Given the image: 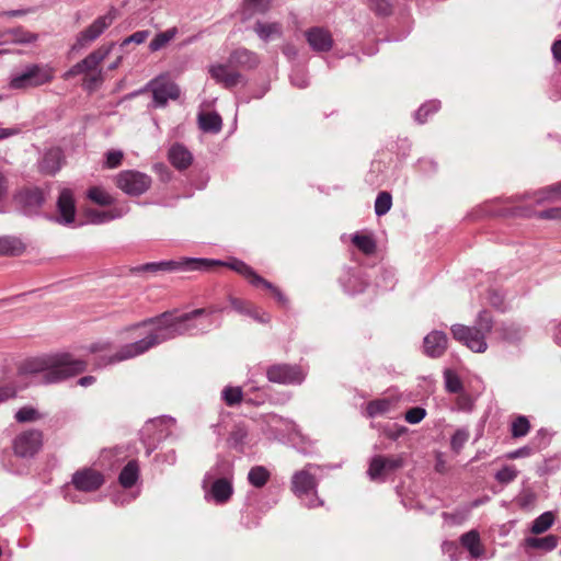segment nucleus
Instances as JSON below:
<instances>
[{
    "instance_id": "1",
    "label": "nucleus",
    "mask_w": 561,
    "mask_h": 561,
    "mask_svg": "<svg viewBox=\"0 0 561 561\" xmlns=\"http://www.w3.org/2000/svg\"><path fill=\"white\" fill-rule=\"evenodd\" d=\"M87 363L68 353L32 357L19 366L20 376H39L44 383L62 381L84 371Z\"/></svg>"
},
{
    "instance_id": "2",
    "label": "nucleus",
    "mask_w": 561,
    "mask_h": 561,
    "mask_svg": "<svg viewBox=\"0 0 561 561\" xmlns=\"http://www.w3.org/2000/svg\"><path fill=\"white\" fill-rule=\"evenodd\" d=\"M194 270H209L214 266H226L239 275H241L244 279H247L254 287H262L270 291V294L282 305L286 302V298L284 297L280 289L274 286L272 283L256 274V272L243 261L238 259H231L228 262L220 261H210V260H194L191 262Z\"/></svg>"
},
{
    "instance_id": "3",
    "label": "nucleus",
    "mask_w": 561,
    "mask_h": 561,
    "mask_svg": "<svg viewBox=\"0 0 561 561\" xmlns=\"http://www.w3.org/2000/svg\"><path fill=\"white\" fill-rule=\"evenodd\" d=\"M493 329V318L486 310L479 313L474 327L454 324L450 329L453 337L473 352H485L488 344L485 336Z\"/></svg>"
},
{
    "instance_id": "4",
    "label": "nucleus",
    "mask_w": 561,
    "mask_h": 561,
    "mask_svg": "<svg viewBox=\"0 0 561 561\" xmlns=\"http://www.w3.org/2000/svg\"><path fill=\"white\" fill-rule=\"evenodd\" d=\"M111 49L112 45L99 47L98 49L89 54L82 61L71 67L64 75V78L67 80L78 75H83V81L88 85V88L92 89L95 85L100 84L103 80L101 64L108 56Z\"/></svg>"
},
{
    "instance_id": "5",
    "label": "nucleus",
    "mask_w": 561,
    "mask_h": 561,
    "mask_svg": "<svg viewBox=\"0 0 561 561\" xmlns=\"http://www.w3.org/2000/svg\"><path fill=\"white\" fill-rule=\"evenodd\" d=\"M55 76L54 69L48 65H31L10 80V88L26 90L49 83Z\"/></svg>"
},
{
    "instance_id": "6",
    "label": "nucleus",
    "mask_w": 561,
    "mask_h": 561,
    "mask_svg": "<svg viewBox=\"0 0 561 561\" xmlns=\"http://www.w3.org/2000/svg\"><path fill=\"white\" fill-rule=\"evenodd\" d=\"M44 446V433L37 428H27L19 434L12 440V450L15 456L22 458L33 457L41 451Z\"/></svg>"
},
{
    "instance_id": "7",
    "label": "nucleus",
    "mask_w": 561,
    "mask_h": 561,
    "mask_svg": "<svg viewBox=\"0 0 561 561\" xmlns=\"http://www.w3.org/2000/svg\"><path fill=\"white\" fill-rule=\"evenodd\" d=\"M404 465L402 455H376L367 469V474L373 481H386V479L401 469Z\"/></svg>"
},
{
    "instance_id": "8",
    "label": "nucleus",
    "mask_w": 561,
    "mask_h": 561,
    "mask_svg": "<svg viewBox=\"0 0 561 561\" xmlns=\"http://www.w3.org/2000/svg\"><path fill=\"white\" fill-rule=\"evenodd\" d=\"M115 185L130 196L144 194L151 186V178L136 170H125L114 178Z\"/></svg>"
},
{
    "instance_id": "9",
    "label": "nucleus",
    "mask_w": 561,
    "mask_h": 561,
    "mask_svg": "<svg viewBox=\"0 0 561 561\" xmlns=\"http://www.w3.org/2000/svg\"><path fill=\"white\" fill-rule=\"evenodd\" d=\"M154 102L159 106H164L169 100H178L180 98L179 87L171 80L168 75H161L149 83Z\"/></svg>"
},
{
    "instance_id": "10",
    "label": "nucleus",
    "mask_w": 561,
    "mask_h": 561,
    "mask_svg": "<svg viewBox=\"0 0 561 561\" xmlns=\"http://www.w3.org/2000/svg\"><path fill=\"white\" fill-rule=\"evenodd\" d=\"M71 482L78 491L94 492L103 485L105 479L103 473L94 468H82L73 473Z\"/></svg>"
},
{
    "instance_id": "11",
    "label": "nucleus",
    "mask_w": 561,
    "mask_h": 561,
    "mask_svg": "<svg viewBox=\"0 0 561 561\" xmlns=\"http://www.w3.org/2000/svg\"><path fill=\"white\" fill-rule=\"evenodd\" d=\"M266 376L271 382L277 383H300L305 378L300 367L287 364L270 366L266 370Z\"/></svg>"
},
{
    "instance_id": "12",
    "label": "nucleus",
    "mask_w": 561,
    "mask_h": 561,
    "mask_svg": "<svg viewBox=\"0 0 561 561\" xmlns=\"http://www.w3.org/2000/svg\"><path fill=\"white\" fill-rule=\"evenodd\" d=\"M305 37L312 50L317 53L329 51L334 44L332 33L325 27H310L305 32Z\"/></svg>"
},
{
    "instance_id": "13",
    "label": "nucleus",
    "mask_w": 561,
    "mask_h": 561,
    "mask_svg": "<svg viewBox=\"0 0 561 561\" xmlns=\"http://www.w3.org/2000/svg\"><path fill=\"white\" fill-rule=\"evenodd\" d=\"M115 14L110 11L98 18L89 27L82 31L77 39V46L83 47L96 39L114 21Z\"/></svg>"
},
{
    "instance_id": "14",
    "label": "nucleus",
    "mask_w": 561,
    "mask_h": 561,
    "mask_svg": "<svg viewBox=\"0 0 561 561\" xmlns=\"http://www.w3.org/2000/svg\"><path fill=\"white\" fill-rule=\"evenodd\" d=\"M208 72L217 83L226 89L236 87L241 80V75L230 64L213 65L209 67Z\"/></svg>"
},
{
    "instance_id": "15",
    "label": "nucleus",
    "mask_w": 561,
    "mask_h": 561,
    "mask_svg": "<svg viewBox=\"0 0 561 561\" xmlns=\"http://www.w3.org/2000/svg\"><path fill=\"white\" fill-rule=\"evenodd\" d=\"M65 163V154L59 147H53L45 151L38 162V169L43 174H56Z\"/></svg>"
},
{
    "instance_id": "16",
    "label": "nucleus",
    "mask_w": 561,
    "mask_h": 561,
    "mask_svg": "<svg viewBox=\"0 0 561 561\" xmlns=\"http://www.w3.org/2000/svg\"><path fill=\"white\" fill-rule=\"evenodd\" d=\"M57 209L59 214L58 221L60 224L70 225L75 221L76 203L73 193L65 188L60 192L57 201Z\"/></svg>"
},
{
    "instance_id": "17",
    "label": "nucleus",
    "mask_w": 561,
    "mask_h": 561,
    "mask_svg": "<svg viewBox=\"0 0 561 561\" xmlns=\"http://www.w3.org/2000/svg\"><path fill=\"white\" fill-rule=\"evenodd\" d=\"M204 313H206V309H195L192 312L183 313L181 316H175L174 312H164L156 320H152V322L157 323L159 328H178L179 325L184 324Z\"/></svg>"
},
{
    "instance_id": "18",
    "label": "nucleus",
    "mask_w": 561,
    "mask_h": 561,
    "mask_svg": "<svg viewBox=\"0 0 561 561\" xmlns=\"http://www.w3.org/2000/svg\"><path fill=\"white\" fill-rule=\"evenodd\" d=\"M448 339L442 331H432L424 337V352L431 357H439L447 350Z\"/></svg>"
},
{
    "instance_id": "19",
    "label": "nucleus",
    "mask_w": 561,
    "mask_h": 561,
    "mask_svg": "<svg viewBox=\"0 0 561 561\" xmlns=\"http://www.w3.org/2000/svg\"><path fill=\"white\" fill-rule=\"evenodd\" d=\"M398 402L399 398L396 396L371 400L366 404V414L369 417L387 414L398 407Z\"/></svg>"
},
{
    "instance_id": "20",
    "label": "nucleus",
    "mask_w": 561,
    "mask_h": 561,
    "mask_svg": "<svg viewBox=\"0 0 561 561\" xmlns=\"http://www.w3.org/2000/svg\"><path fill=\"white\" fill-rule=\"evenodd\" d=\"M168 160L175 169L185 170L191 167L193 156L183 145L174 144L168 151Z\"/></svg>"
},
{
    "instance_id": "21",
    "label": "nucleus",
    "mask_w": 561,
    "mask_h": 561,
    "mask_svg": "<svg viewBox=\"0 0 561 561\" xmlns=\"http://www.w3.org/2000/svg\"><path fill=\"white\" fill-rule=\"evenodd\" d=\"M316 486V478L306 469L296 472L293 477L291 490L298 496L314 491Z\"/></svg>"
},
{
    "instance_id": "22",
    "label": "nucleus",
    "mask_w": 561,
    "mask_h": 561,
    "mask_svg": "<svg viewBox=\"0 0 561 561\" xmlns=\"http://www.w3.org/2000/svg\"><path fill=\"white\" fill-rule=\"evenodd\" d=\"M559 538L556 535H547L545 537H527L523 541V546L527 552L539 550L549 552L557 548Z\"/></svg>"
},
{
    "instance_id": "23",
    "label": "nucleus",
    "mask_w": 561,
    "mask_h": 561,
    "mask_svg": "<svg viewBox=\"0 0 561 561\" xmlns=\"http://www.w3.org/2000/svg\"><path fill=\"white\" fill-rule=\"evenodd\" d=\"M233 493L231 479L229 478H219L216 479L209 488L208 494L213 497V500L217 504H224L229 501Z\"/></svg>"
},
{
    "instance_id": "24",
    "label": "nucleus",
    "mask_w": 561,
    "mask_h": 561,
    "mask_svg": "<svg viewBox=\"0 0 561 561\" xmlns=\"http://www.w3.org/2000/svg\"><path fill=\"white\" fill-rule=\"evenodd\" d=\"M461 546L469 552L473 559L484 556L485 548L481 541L480 534L477 530H470L460 537Z\"/></svg>"
},
{
    "instance_id": "25",
    "label": "nucleus",
    "mask_w": 561,
    "mask_h": 561,
    "mask_svg": "<svg viewBox=\"0 0 561 561\" xmlns=\"http://www.w3.org/2000/svg\"><path fill=\"white\" fill-rule=\"evenodd\" d=\"M229 64L237 68L253 69L259 65V57L245 48H238L231 53Z\"/></svg>"
},
{
    "instance_id": "26",
    "label": "nucleus",
    "mask_w": 561,
    "mask_h": 561,
    "mask_svg": "<svg viewBox=\"0 0 561 561\" xmlns=\"http://www.w3.org/2000/svg\"><path fill=\"white\" fill-rule=\"evenodd\" d=\"M158 342L159 341L156 335H149L141 341L129 344L123 348L122 355L117 356L116 360H122L125 358H129V357L139 355V354L146 352L147 350H149L150 347H152L153 345H156Z\"/></svg>"
},
{
    "instance_id": "27",
    "label": "nucleus",
    "mask_w": 561,
    "mask_h": 561,
    "mask_svg": "<svg viewBox=\"0 0 561 561\" xmlns=\"http://www.w3.org/2000/svg\"><path fill=\"white\" fill-rule=\"evenodd\" d=\"M354 247L365 255H373L377 250V243L373 234L367 231H358L352 236Z\"/></svg>"
},
{
    "instance_id": "28",
    "label": "nucleus",
    "mask_w": 561,
    "mask_h": 561,
    "mask_svg": "<svg viewBox=\"0 0 561 561\" xmlns=\"http://www.w3.org/2000/svg\"><path fill=\"white\" fill-rule=\"evenodd\" d=\"M139 478V465L136 460H130L122 469L118 481L122 486L128 489L131 488Z\"/></svg>"
},
{
    "instance_id": "29",
    "label": "nucleus",
    "mask_w": 561,
    "mask_h": 561,
    "mask_svg": "<svg viewBox=\"0 0 561 561\" xmlns=\"http://www.w3.org/2000/svg\"><path fill=\"white\" fill-rule=\"evenodd\" d=\"M25 251V244L14 237H0V256L20 255Z\"/></svg>"
},
{
    "instance_id": "30",
    "label": "nucleus",
    "mask_w": 561,
    "mask_h": 561,
    "mask_svg": "<svg viewBox=\"0 0 561 561\" xmlns=\"http://www.w3.org/2000/svg\"><path fill=\"white\" fill-rule=\"evenodd\" d=\"M557 516L553 512L548 511L539 515L531 524L530 533L541 535L549 530L554 524Z\"/></svg>"
},
{
    "instance_id": "31",
    "label": "nucleus",
    "mask_w": 561,
    "mask_h": 561,
    "mask_svg": "<svg viewBox=\"0 0 561 561\" xmlns=\"http://www.w3.org/2000/svg\"><path fill=\"white\" fill-rule=\"evenodd\" d=\"M87 198L99 206H111L114 197L102 186H91L87 191Z\"/></svg>"
},
{
    "instance_id": "32",
    "label": "nucleus",
    "mask_w": 561,
    "mask_h": 561,
    "mask_svg": "<svg viewBox=\"0 0 561 561\" xmlns=\"http://www.w3.org/2000/svg\"><path fill=\"white\" fill-rule=\"evenodd\" d=\"M19 201L23 203L25 207L32 209L42 205L44 196L38 188H26L20 192Z\"/></svg>"
},
{
    "instance_id": "33",
    "label": "nucleus",
    "mask_w": 561,
    "mask_h": 561,
    "mask_svg": "<svg viewBox=\"0 0 561 561\" xmlns=\"http://www.w3.org/2000/svg\"><path fill=\"white\" fill-rule=\"evenodd\" d=\"M271 479V472L264 466H254L250 469L248 480L254 488H263Z\"/></svg>"
},
{
    "instance_id": "34",
    "label": "nucleus",
    "mask_w": 561,
    "mask_h": 561,
    "mask_svg": "<svg viewBox=\"0 0 561 561\" xmlns=\"http://www.w3.org/2000/svg\"><path fill=\"white\" fill-rule=\"evenodd\" d=\"M201 129L208 133H217L221 128V117L213 112L202 113L198 117Z\"/></svg>"
},
{
    "instance_id": "35",
    "label": "nucleus",
    "mask_w": 561,
    "mask_h": 561,
    "mask_svg": "<svg viewBox=\"0 0 561 561\" xmlns=\"http://www.w3.org/2000/svg\"><path fill=\"white\" fill-rule=\"evenodd\" d=\"M254 31L263 41H268L270 38L282 35V25L278 22H257L254 26Z\"/></svg>"
},
{
    "instance_id": "36",
    "label": "nucleus",
    "mask_w": 561,
    "mask_h": 561,
    "mask_svg": "<svg viewBox=\"0 0 561 561\" xmlns=\"http://www.w3.org/2000/svg\"><path fill=\"white\" fill-rule=\"evenodd\" d=\"M84 216L87 217V219L90 224L98 225V224H103V222L113 220V219L119 217L121 214L117 210L100 211L96 209L85 208Z\"/></svg>"
},
{
    "instance_id": "37",
    "label": "nucleus",
    "mask_w": 561,
    "mask_h": 561,
    "mask_svg": "<svg viewBox=\"0 0 561 561\" xmlns=\"http://www.w3.org/2000/svg\"><path fill=\"white\" fill-rule=\"evenodd\" d=\"M222 400L228 407L238 405L243 400V392L240 387L228 386L222 390Z\"/></svg>"
},
{
    "instance_id": "38",
    "label": "nucleus",
    "mask_w": 561,
    "mask_h": 561,
    "mask_svg": "<svg viewBox=\"0 0 561 561\" xmlns=\"http://www.w3.org/2000/svg\"><path fill=\"white\" fill-rule=\"evenodd\" d=\"M529 430L530 423L526 416H516L511 423V433L514 438L527 435Z\"/></svg>"
},
{
    "instance_id": "39",
    "label": "nucleus",
    "mask_w": 561,
    "mask_h": 561,
    "mask_svg": "<svg viewBox=\"0 0 561 561\" xmlns=\"http://www.w3.org/2000/svg\"><path fill=\"white\" fill-rule=\"evenodd\" d=\"M42 417V413L31 405L23 407L15 413V420L20 423L36 422Z\"/></svg>"
},
{
    "instance_id": "40",
    "label": "nucleus",
    "mask_w": 561,
    "mask_h": 561,
    "mask_svg": "<svg viewBox=\"0 0 561 561\" xmlns=\"http://www.w3.org/2000/svg\"><path fill=\"white\" fill-rule=\"evenodd\" d=\"M37 38H38L37 34L32 33L22 27H18V28H14L11 31V39L14 43L30 44V43L37 41Z\"/></svg>"
},
{
    "instance_id": "41",
    "label": "nucleus",
    "mask_w": 561,
    "mask_h": 561,
    "mask_svg": "<svg viewBox=\"0 0 561 561\" xmlns=\"http://www.w3.org/2000/svg\"><path fill=\"white\" fill-rule=\"evenodd\" d=\"M392 205V197L388 192H380L375 202V211L378 216L387 214Z\"/></svg>"
},
{
    "instance_id": "42",
    "label": "nucleus",
    "mask_w": 561,
    "mask_h": 561,
    "mask_svg": "<svg viewBox=\"0 0 561 561\" xmlns=\"http://www.w3.org/2000/svg\"><path fill=\"white\" fill-rule=\"evenodd\" d=\"M175 28L168 30L165 32L159 33L151 42H150V49L152 51H157L161 48H163L173 37L175 36Z\"/></svg>"
},
{
    "instance_id": "43",
    "label": "nucleus",
    "mask_w": 561,
    "mask_h": 561,
    "mask_svg": "<svg viewBox=\"0 0 561 561\" xmlns=\"http://www.w3.org/2000/svg\"><path fill=\"white\" fill-rule=\"evenodd\" d=\"M518 476V471L515 466L507 465L501 468L496 474L495 480L501 484H507L514 481Z\"/></svg>"
},
{
    "instance_id": "44",
    "label": "nucleus",
    "mask_w": 561,
    "mask_h": 561,
    "mask_svg": "<svg viewBox=\"0 0 561 561\" xmlns=\"http://www.w3.org/2000/svg\"><path fill=\"white\" fill-rule=\"evenodd\" d=\"M445 382L446 389L451 393H459L462 389V382L459 376L451 370L445 373Z\"/></svg>"
},
{
    "instance_id": "45",
    "label": "nucleus",
    "mask_w": 561,
    "mask_h": 561,
    "mask_svg": "<svg viewBox=\"0 0 561 561\" xmlns=\"http://www.w3.org/2000/svg\"><path fill=\"white\" fill-rule=\"evenodd\" d=\"M124 153L121 150H110L105 154V168L114 169L122 164Z\"/></svg>"
},
{
    "instance_id": "46",
    "label": "nucleus",
    "mask_w": 561,
    "mask_h": 561,
    "mask_svg": "<svg viewBox=\"0 0 561 561\" xmlns=\"http://www.w3.org/2000/svg\"><path fill=\"white\" fill-rule=\"evenodd\" d=\"M537 500L536 494L531 490H524L517 496V504L520 508H529L533 507Z\"/></svg>"
},
{
    "instance_id": "47",
    "label": "nucleus",
    "mask_w": 561,
    "mask_h": 561,
    "mask_svg": "<svg viewBox=\"0 0 561 561\" xmlns=\"http://www.w3.org/2000/svg\"><path fill=\"white\" fill-rule=\"evenodd\" d=\"M426 415V411L423 408L415 407L411 408L405 412L404 419L410 424H416L421 422Z\"/></svg>"
},
{
    "instance_id": "48",
    "label": "nucleus",
    "mask_w": 561,
    "mask_h": 561,
    "mask_svg": "<svg viewBox=\"0 0 561 561\" xmlns=\"http://www.w3.org/2000/svg\"><path fill=\"white\" fill-rule=\"evenodd\" d=\"M468 438H469L468 432H466L463 430L456 431L451 437V442H450L451 448L456 453H459L460 449L462 448V446L465 445V443L468 440Z\"/></svg>"
},
{
    "instance_id": "49",
    "label": "nucleus",
    "mask_w": 561,
    "mask_h": 561,
    "mask_svg": "<svg viewBox=\"0 0 561 561\" xmlns=\"http://www.w3.org/2000/svg\"><path fill=\"white\" fill-rule=\"evenodd\" d=\"M248 436V430L244 425H236L230 433V439L233 440L236 445H241L244 443Z\"/></svg>"
},
{
    "instance_id": "50",
    "label": "nucleus",
    "mask_w": 561,
    "mask_h": 561,
    "mask_svg": "<svg viewBox=\"0 0 561 561\" xmlns=\"http://www.w3.org/2000/svg\"><path fill=\"white\" fill-rule=\"evenodd\" d=\"M438 110L436 103H427L422 105L416 112V118L420 123H424L431 113H435Z\"/></svg>"
},
{
    "instance_id": "51",
    "label": "nucleus",
    "mask_w": 561,
    "mask_h": 561,
    "mask_svg": "<svg viewBox=\"0 0 561 561\" xmlns=\"http://www.w3.org/2000/svg\"><path fill=\"white\" fill-rule=\"evenodd\" d=\"M247 5L260 13H265L271 9V0H245Z\"/></svg>"
},
{
    "instance_id": "52",
    "label": "nucleus",
    "mask_w": 561,
    "mask_h": 561,
    "mask_svg": "<svg viewBox=\"0 0 561 561\" xmlns=\"http://www.w3.org/2000/svg\"><path fill=\"white\" fill-rule=\"evenodd\" d=\"M456 402L460 410L470 411L473 408L474 400L469 394L460 391Z\"/></svg>"
},
{
    "instance_id": "53",
    "label": "nucleus",
    "mask_w": 561,
    "mask_h": 561,
    "mask_svg": "<svg viewBox=\"0 0 561 561\" xmlns=\"http://www.w3.org/2000/svg\"><path fill=\"white\" fill-rule=\"evenodd\" d=\"M112 351V346L110 343H94L90 346V352L93 354L101 353L107 354Z\"/></svg>"
},
{
    "instance_id": "54",
    "label": "nucleus",
    "mask_w": 561,
    "mask_h": 561,
    "mask_svg": "<svg viewBox=\"0 0 561 561\" xmlns=\"http://www.w3.org/2000/svg\"><path fill=\"white\" fill-rule=\"evenodd\" d=\"M215 472L218 473H231L232 472V463L227 460L219 461L214 468Z\"/></svg>"
},
{
    "instance_id": "55",
    "label": "nucleus",
    "mask_w": 561,
    "mask_h": 561,
    "mask_svg": "<svg viewBox=\"0 0 561 561\" xmlns=\"http://www.w3.org/2000/svg\"><path fill=\"white\" fill-rule=\"evenodd\" d=\"M174 266L173 262H162V263H151L145 266V270L148 271H158V270H171Z\"/></svg>"
},
{
    "instance_id": "56",
    "label": "nucleus",
    "mask_w": 561,
    "mask_h": 561,
    "mask_svg": "<svg viewBox=\"0 0 561 561\" xmlns=\"http://www.w3.org/2000/svg\"><path fill=\"white\" fill-rule=\"evenodd\" d=\"M545 219H561V208H551L540 214Z\"/></svg>"
},
{
    "instance_id": "57",
    "label": "nucleus",
    "mask_w": 561,
    "mask_h": 561,
    "mask_svg": "<svg viewBox=\"0 0 561 561\" xmlns=\"http://www.w3.org/2000/svg\"><path fill=\"white\" fill-rule=\"evenodd\" d=\"M9 185L5 175L0 172V201H2L8 194Z\"/></svg>"
},
{
    "instance_id": "58",
    "label": "nucleus",
    "mask_w": 561,
    "mask_h": 561,
    "mask_svg": "<svg viewBox=\"0 0 561 561\" xmlns=\"http://www.w3.org/2000/svg\"><path fill=\"white\" fill-rule=\"evenodd\" d=\"M405 432L404 427H398L396 430H385V435L390 439H397L399 438L403 433Z\"/></svg>"
},
{
    "instance_id": "59",
    "label": "nucleus",
    "mask_w": 561,
    "mask_h": 561,
    "mask_svg": "<svg viewBox=\"0 0 561 561\" xmlns=\"http://www.w3.org/2000/svg\"><path fill=\"white\" fill-rule=\"evenodd\" d=\"M146 38L147 32H136L127 39V42H135L137 44H141L146 41Z\"/></svg>"
},
{
    "instance_id": "60",
    "label": "nucleus",
    "mask_w": 561,
    "mask_h": 561,
    "mask_svg": "<svg viewBox=\"0 0 561 561\" xmlns=\"http://www.w3.org/2000/svg\"><path fill=\"white\" fill-rule=\"evenodd\" d=\"M15 392L8 388L0 389V402L14 398Z\"/></svg>"
},
{
    "instance_id": "61",
    "label": "nucleus",
    "mask_w": 561,
    "mask_h": 561,
    "mask_svg": "<svg viewBox=\"0 0 561 561\" xmlns=\"http://www.w3.org/2000/svg\"><path fill=\"white\" fill-rule=\"evenodd\" d=\"M527 455H528V451L526 450V448H520L518 450H515V451H512V453L507 454L506 458L515 459V458L527 456Z\"/></svg>"
},
{
    "instance_id": "62",
    "label": "nucleus",
    "mask_w": 561,
    "mask_h": 561,
    "mask_svg": "<svg viewBox=\"0 0 561 561\" xmlns=\"http://www.w3.org/2000/svg\"><path fill=\"white\" fill-rule=\"evenodd\" d=\"M552 53L557 60L561 61V39L557 41L552 46Z\"/></svg>"
},
{
    "instance_id": "63",
    "label": "nucleus",
    "mask_w": 561,
    "mask_h": 561,
    "mask_svg": "<svg viewBox=\"0 0 561 561\" xmlns=\"http://www.w3.org/2000/svg\"><path fill=\"white\" fill-rule=\"evenodd\" d=\"M18 133L16 129H12V128H1L0 127V140L1 139H5L10 136H13Z\"/></svg>"
},
{
    "instance_id": "64",
    "label": "nucleus",
    "mask_w": 561,
    "mask_h": 561,
    "mask_svg": "<svg viewBox=\"0 0 561 561\" xmlns=\"http://www.w3.org/2000/svg\"><path fill=\"white\" fill-rule=\"evenodd\" d=\"M553 337H554V341L557 342V344H559L561 346V321L556 327Z\"/></svg>"
}]
</instances>
